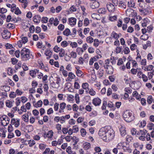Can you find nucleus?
<instances>
[{"label": "nucleus", "instance_id": "49", "mask_svg": "<svg viewBox=\"0 0 154 154\" xmlns=\"http://www.w3.org/2000/svg\"><path fill=\"white\" fill-rule=\"evenodd\" d=\"M29 31L31 33H33L35 31V29L34 26L32 25L29 29Z\"/></svg>", "mask_w": 154, "mask_h": 154}, {"label": "nucleus", "instance_id": "27", "mask_svg": "<svg viewBox=\"0 0 154 154\" xmlns=\"http://www.w3.org/2000/svg\"><path fill=\"white\" fill-rule=\"evenodd\" d=\"M98 12L99 14H104L106 13V11L104 8H100L98 10Z\"/></svg>", "mask_w": 154, "mask_h": 154}, {"label": "nucleus", "instance_id": "22", "mask_svg": "<svg viewBox=\"0 0 154 154\" xmlns=\"http://www.w3.org/2000/svg\"><path fill=\"white\" fill-rule=\"evenodd\" d=\"M6 106L9 108H11L12 106V102L9 100H8L6 102Z\"/></svg>", "mask_w": 154, "mask_h": 154}, {"label": "nucleus", "instance_id": "50", "mask_svg": "<svg viewBox=\"0 0 154 154\" xmlns=\"http://www.w3.org/2000/svg\"><path fill=\"white\" fill-rule=\"evenodd\" d=\"M48 18L46 17H43L42 19V23H46L48 22Z\"/></svg>", "mask_w": 154, "mask_h": 154}, {"label": "nucleus", "instance_id": "30", "mask_svg": "<svg viewBox=\"0 0 154 154\" xmlns=\"http://www.w3.org/2000/svg\"><path fill=\"white\" fill-rule=\"evenodd\" d=\"M89 23V20L88 18H85L84 21V25L85 26H87Z\"/></svg>", "mask_w": 154, "mask_h": 154}, {"label": "nucleus", "instance_id": "28", "mask_svg": "<svg viewBox=\"0 0 154 154\" xmlns=\"http://www.w3.org/2000/svg\"><path fill=\"white\" fill-rule=\"evenodd\" d=\"M72 140L74 142V143L73 144V145H75L79 141L78 139L75 136H73L71 138Z\"/></svg>", "mask_w": 154, "mask_h": 154}, {"label": "nucleus", "instance_id": "3", "mask_svg": "<svg viewBox=\"0 0 154 154\" xmlns=\"http://www.w3.org/2000/svg\"><path fill=\"white\" fill-rule=\"evenodd\" d=\"M124 120L127 122H130L134 119V117L129 110H126L123 114Z\"/></svg>", "mask_w": 154, "mask_h": 154}, {"label": "nucleus", "instance_id": "14", "mask_svg": "<svg viewBox=\"0 0 154 154\" xmlns=\"http://www.w3.org/2000/svg\"><path fill=\"white\" fill-rule=\"evenodd\" d=\"M132 96L133 97H135L137 99L139 100L141 98L140 96L136 91H135L133 92Z\"/></svg>", "mask_w": 154, "mask_h": 154}, {"label": "nucleus", "instance_id": "52", "mask_svg": "<svg viewBox=\"0 0 154 154\" xmlns=\"http://www.w3.org/2000/svg\"><path fill=\"white\" fill-rule=\"evenodd\" d=\"M15 8L16 9L14 12L15 14L17 15L20 14L21 13V12L18 8L17 7V8Z\"/></svg>", "mask_w": 154, "mask_h": 154}, {"label": "nucleus", "instance_id": "33", "mask_svg": "<svg viewBox=\"0 0 154 154\" xmlns=\"http://www.w3.org/2000/svg\"><path fill=\"white\" fill-rule=\"evenodd\" d=\"M81 135L82 137H84L86 135V132L84 128H82L80 130Z\"/></svg>", "mask_w": 154, "mask_h": 154}, {"label": "nucleus", "instance_id": "43", "mask_svg": "<svg viewBox=\"0 0 154 154\" xmlns=\"http://www.w3.org/2000/svg\"><path fill=\"white\" fill-rule=\"evenodd\" d=\"M97 115V112L95 111H94L90 114V116L92 117H95Z\"/></svg>", "mask_w": 154, "mask_h": 154}, {"label": "nucleus", "instance_id": "34", "mask_svg": "<svg viewBox=\"0 0 154 154\" xmlns=\"http://www.w3.org/2000/svg\"><path fill=\"white\" fill-rule=\"evenodd\" d=\"M89 85L87 83H83L82 84V87L85 89H86L88 88Z\"/></svg>", "mask_w": 154, "mask_h": 154}, {"label": "nucleus", "instance_id": "24", "mask_svg": "<svg viewBox=\"0 0 154 154\" xmlns=\"http://www.w3.org/2000/svg\"><path fill=\"white\" fill-rule=\"evenodd\" d=\"M86 41L88 43H91L94 41V39L91 36H89L87 37Z\"/></svg>", "mask_w": 154, "mask_h": 154}, {"label": "nucleus", "instance_id": "31", "mask_svg": "<svg viewBox=\"0 0 154 154\" xmlns=\"http://www.w3.org/2000/svg\"><path fill=\"white\" fill-rule=\"evenodd\" d=\"M148 38V37L146 34H144L143 35H142L140 36V38L141 39L144 40H147Z\"/></svg>", "mask_w": 154, "mask_h": 154}, {"label": "nucleus", "instance_id": "12", "mask_svg": "<svg viewBox=\"0 0 154 154\" xmlns=\"http://www.w3.org/2000/svg\"><path fill=\"white\" fill-rule=\"evenodd\" d=\"M63 34L66 36H68L69 35H71V32L69 29L66 28L63 32Z\"/></svg>", "mask_w": 154, "mask_h": 154}, {"label": "nucleus", "instance_id": "56", "mask_svg": "<svg viewBox=\"0 0 154 154\" xmlns=\"http://www.w3.org/2000/svg\"><path fill=\"white\" fill-rule=\"evenodd\" d=\"M59 103H55L54 104V109L55 111H57L58 110L59 108Z\"/></svg>", "mask_w": 154, "mask_h": 154}, {"label": "nucleus", "instance_id": "15", "mask_svg": "<svg viewBox=\"0 0 154 154\" xmlns=\"http://www.w3.org/2000/svg\"><path fill=\"white\" fill-rule=\"evenodd\" d=\"M149 22V20L147 18H146L144 19L143 22L142 23V26L143 27H146L147 26V23Z\"/></svg>", "mask_w": 154, "mask_h": 154}, {"label": "nucleus", "instance_id": "47", "mask_svg": "<svg viewBox=\"0 0 154 154\" xmlns=\"http://www.w3.org/2000/svg\"><path fill=\"white\" fill-rule=\"evenodd\" d=\"M73 133H76L79 131V128L77 125L74 126L73 127Z\"/></svg>", "mask_w": 154, "mask_h": 154}, {"label": "nucleus", "instance_id": "35", "mask_svg": "<svg viewBox=\"0 0 154 154\" xmlns=\"http://www.w3.org/2000/svg\"><path fill=\"white\" fill-rule=\"evenodd\" d=\"M76 73L77 75L79 77H81L82 75L83 74V72L80 70L77 69Z\"/></svg>", "mask_w": 154, "mask_h": 154}, {"label": "nucleus", "instance_id": "38", "mask_svg": "<svg viewBox=\"0 0 154 154\" xmlns=\"http://www.w3.org/2000/svg\"><path fill=\"white\" fill-rule=\"evenodd\" d=\"M126 140L128 142L131 141L133 140V138L131 136L127 135L126 137Z\"/></svg>", "mask_w": 154, "mask_h": 154}, {"label": "nucleus", "instance_id": "62", "mask_svg": "<svg viewBox=\"0 0 154 154\" xmlns=\"http://www.w3.org/2000/svg\"><path fill=\"white\" fill-rule=\"evenodd\" d=\"M16 94L14 92H11L9 95V97L11 98H14L16 97Z\"/></svg>", "mask_w": 154, "mask_h": 154}, {"label": "nucleus", "instance_id": "51", "mask_svg": "<svg viewBox=\"0 0 154 154\" xmlns=\"http://www.w3.org/2000/svg\"><path fill=\"white\" fill-rule=\"evenodd\" d=\"M61 45L63 47H66L68 45V43L66 41H64L61 43Z\"/></svg>", "mask_w": 154, "mask_h": 154}, {"label": "nucleus", "instance_id": "4", "mask_svg": "<svg viewBox=\"0 0 154 154\" xmlns=\"http://www.w3.org/2000/svg\"><path fill=\"white\" fill-rule=\"evenodd\" d=\"M119 35H121V33L119 34L116 33L115 32L113 31L111 34V37L106 38V40H112L113 37L116 40H117L119 38Z\"/></svg>", "mask_w": 154, "mask_h": 154}, {"label": "nucleus", "instance_id": "57", "mask_svg": "<svg viewBox=\"0 0 154 154\" xmlns=\"http://www.w3.org/2000/svg\"><path fill=\"white\" fill-rule=\"evenodd\" d=\"M58 29L61 31L63 30L64 28V26L62 24H60L58 27Z\"/></svg>", "mask_w": 154, "mask_h": 154}, {"label": "nucleus", "instance_id": "60", "mask_svg": "<svg viewBox=\"0 0 154 154\" xmlns=\"http://www.w3.org/2000/svg\"><path fill=\"white\" fill-rule=\"evenodd\" d=\"M112 97L113 98L115 99H119V97L118 95L115 93L112 94Z\"/></svg>", "mask_w": 154, "mask_h": 154}, {"label": "nucleus", "instance_id": "7", "mask_svg": "<svg viewBox=\"0 0 154 154\" xmlns=\"http://www.w3.org/2000/svg\"><path fill=\"white\" fill-rule=\"evenodd\" d=\"M69 24L71 26H73L76 24V19L74 17H71L69 19Z\"/></svg>", "mask_w": 154, "mask_h": 154}, {"label": "nucleus", "instance_id": "9", "mask_svg": "<svg viewBox=\"0 0 154 154\" xmlns=\"http://www.w3.org/2000/svg\"><path fill=\"white\" fill-rule=\"evenodd\" d=\"M19 1L22 3V7L24 9H25L27 6L29 1L27 0H18Z\"/></svg>", "mask_w": 154, "mask_h": 154}, {"label": "nucleus", "instance_id": "48", "mask_svg": "<svg viewBox=\"0 0 154 154\" xmlns=\"http://www.w3.org/2000/svg\"><path fill=\"white\" fill-rule=\"evenodd\" d=\"M82 29L81 28H79L78 30V32L79 33V35L83 38L84 37V36L82 34Z\"/></svg>", "mask_w": 154, "mask_h": 154}, {"label": "nucleus", "instance_id": "17", "mask_svg": "<svg viewBox=\"0 0 154 154\" xmlns=\"http://www.w3.org/2000/svg\"><path fill=\"white\" fill-rule=\"evenodd\" d=\"M119 6L121 8L125 9L126 7V5L125 3L122 1H120Z\"/></svg>", "mask_w": 154, "mask_h": 154}, {"label": "nucleus", "instance_id": "64", "mask_svg": "<svg viewBox=\"0 0 154 154\" xmlns=\"http://www.w3.org/2000/svg\"><path fill=\"white\" fill-rule=\"evenodd\" d=\"M32 113L35 116H37L39 113L38 111L36 109H34L32 111Z\"/></svg>", "mask_w": 154, "mask_h": 154}, {"label": "nucleus", "instance_id": "63", "mask_svg": "<svg viewBox=\"0 0 154 154\" xmlns=\"http://www.w3.org/2000/svg\"><path fill=\"white\" fill-rule=\"evenodd\" d=\"M21 98L22 102L23 103H25L28 100L27 98L25 97H22Z\"/></svg>", "mask_w": 154, "mask_h": 154}, {"label": "nucleus", "instance_id": "40", "mask_svg": "<svg viewBox=\"0 0 154 154\" xmlns=\"http://www.w3.org/2000/svg\"><path fill=\"white\" fill-rule=\"evenodd\" d=\"M51 85L52 87L54 88H59L58 85H57L54 82H53L51 83Z\"/></svg>", "mask_w": 154, "mask_h": 154}, {"label": "nucleus", "instance_id": "39", "mask_svg": "<svg viewBox=\"0 0 154 154\" xmlns=\"http://www.w3.org/2000/svg\"><path fill=\"white\" fill-rule=\"evenodd\" d=\"M94 45L96 47H97L99 45V41L98 39H95L94 40Z\"/></svg>", "mask_w": 154, "mask_h": 154}, {"label": "nucleus", "instance_id": "1", "mask_svg": "<svg viewBox=\"0 0 154 154\" xmlns=\"http://www.w3.org/2000/svg\"><path fill=\"white\" fill-rule=\"evenodd\" d=\"M98 135L105 141H109L114 137V131L110 126L102 127L100 129Z\"/></svg>", "mask_w": 154, "mask_h": 154}, {"label": "nucleus", "instance_id": "26", "mask_svg": "<svg viewBox=\"0 0 154 154\" xmlns=\"http://www.w3.org/2000/svg\"><path fill=\"white\" fill-rule=\"evenodd\" d=\"M152 100L153 99L152 96L151 95H149V96L147 99V103L149 104H150L152 103Z\"/></svg>", "mask_w": 154, "mask_h": 154}, {"label": "nucleus", "instance_id": "23", "mask_svg": "<svg viewBox=\"0 0 154 154\" xmlns=\"http://www.w3.org/2000/svg\"><path fill=\"white\" fill-rule=\"evenodd\" d=\"M113 68L112 66H109V69H108V73L112 74L113 72Z\"/></svg>", "mask_w": 154, "mask_h": 154}, {"label": "nucleus", "instance_id": "29", "mask_svg": "<svg viewBox=\"0 0 154 154\" xmlns=\"http://www.w3.org/2000/svg\"><path fill=\"white\" fill-rule=\"evenodd\" d=\"M66 104L64 102L61 103L60 104V109L61 110H63L66 107Z\"/></svg>", "mask_w": 154, "mask_h": 154}, {"label": "nucleus", "instance_id": "61", "mask_svg": "<svg viewBox=\"0 0 154 154\" xmlns=\"http://www.w3.org/2000/svg\"><path fill=\"white\" fill-rule=\"evenodd\" d=\"M60 49L57 46H55L54 48V50L56 52H58L60 51Z\"/></svg>", "mask_w": 154, "mask_h": 154}, {"label": "nucleus", "instance_id": "58", "mask_svg": "<svg viewBox=\"0 0 154 154\" xmlns=\"http://www.w3.org/2000/svg\"><path fill=\"white\" fill-rule=\"evenodd\" d=\"M11 61L12 64L14 65L16 64L18 61L15 58H12L11 59Z\"/></svg>", "mask_w": 154, "mask_h": 154}, {"label": "nucleus", "instance_id": "19", "mask_svg": "<svg viewBox=\"0 0 154 154\" xmlns=\"http://www.w3.org/2000/svg\"><path fill=\"white\" fill-rule=\"evenodd\" d=\"M52 52L50 50H46L45 53V54L47 56L49 57V58H50L52 55Z\"/></svg>", "mask_w": 154, "mask_h": 154}, {"label": "nucleus", "instance_id": "10", "mask_svg": "<svg viewBox=\"0 0 154 154\" xmlns=\"http://www.w3.org/2000/svg\"><path fill=\"white\" fill-rule=\"evenodd\" d=\"M37 72H38V70L35 69L34 70H30L29 74L33 78H34L35 77L36 75L37 74Z\"/></svg>", "mask_w": 154, "mask_h": 154}, {"label": "nucleus", "instance_id": "54", "mask_svg": "<svg viewBox=\"0 0 154 154\" xmlns=\"http://www.w3.org/2000/svg\"><path fill=\"white\" fill-rule=\"evenodd\" d=\"M139 11L142 13L143 15H146L148 13V12L145 9L139 10Z\"/></svg>", "mask_w": 154, "mask_h": 154}, {"label": "nucleus", "instance_id": "45", "mask_svg": "<svg viewBox=\"0 0 154 154\" xmlns=\"http://www.w3.org/2000/svg\"><path fill=\"white\" fill-rule=\"evenodd\" d=\"M75 99L76 103H79V97L78 94H75Z\"/></svg>", "mask_w": 154, "mask_h": 154}, {"label": "nucleus", "instance_id": "59", "mask_svg": "<svg viewBox=\"0 0 154 154\" xmlns=\"http://www.w3.org/2000/svg\"><path fill=\"white\" fill-rule=\"evenodd\" d=\"M141 78H142L143 81L145 82H146L148 80L147 76L143 74L142 75Z\"/></svg>", "mask_w": 154, "mask_h": 154}, {"label": "nucleus", "instance_id": "13", "mask_svg": "<svg viewBox=\"0 0 154 154\" xmlns=\"http://www.w3.org/2000/svg\"><path fill=\"white\" fill-rule=\"evenodd\" d=\"M41 19V17L38 15H36L33 18V21L36 23L39 22Z\"/></svg>", "mask_w": 154, "mask_h": 154}, {"label": "nucleus", "instance_id": "6", "mask_svg": "<svg viewBox=\"0 0 154 154\" xmlns=\"http://www.w3.org/2000/svg\"><path fill=\"white\" fill-rule=\"evenodd\" d=\"M101 102V100L98 97L94 98L92 100V103L95 106H99Z\"/></svg>", "mask_w": 154, "mask_h": 154}, {"label": "nucleus", "instance_id": "36", "mask_svg": "<svg viewBox=\"0 0 154 154\" xmlns=\"http://www.w3.org/2000/svg\"><path fill=\"white\" fill-rule=\"evenodd\" d=\"M84 145V148L86 150L88 149L91 147L90 144L88 143H85Z\"/></svg>", "mask_w": 154, "mask_h": 154}, {"label": "nucleus", "instance_id": "41", "mask_svg": "<svg viewBox=\"0 0 154 154\" xmlns=\"http://www.w3.org/2000/svg\"><path fill=\"white\" fill-rule=\"evenodd\" d=\"M28 143L29 145V146L31 147L34 145L35 143L34 140H30L29 141Z\"/></svg>", "mask_w": 154, "mask_h": 154}, {"label": "nucleus", "instance_id": "18", "mask_svg": "<svg viewBox=\"0 0 154 154\" xmlns=\"http://www.w3.org/2000/svg\"><path fill=\"white\" fill-rule=\"evenodd\" d=\"M28 117V115L25 114L22 116V119L25 122H27L29 121Z\"/></svg>", "mask_w": 154, "mask_h": 154}, {"label": "nucleus", "instance_id": "42", "mask_svg": "<svg viewBox=\"0 0 154 154\" xmlns=\"http://www.w3.org/2000/svg\"><path fill=\"white\" fill-rule=\"evenodd\" d=\"M154 125L152 122H149L147 125L148 128L149 130H152L153 128V127Z\"/></svg>", "mask_w": 154, "mask_h": 154}, {"label": "nucleus", "instance_id": "53", "mask_svg": "<svg viewBox=\"0 0 154 154\" xmlns=\"http://www.w3.org/2000/svg\"><path fill=\"white\" fill-rule=\"evenodd\" d=\"M22 40H21V41L24 44H25L28 41L27 38L26 37H24L22 38Z\"/></svg>", "mask_w": 154, "mask_h": 154}, {"label": "nucleus", "instance_id": "16", "mask_svg": "<svg viewBox=\"0 0 154 154\" xmlns=\"http://www.w3.org/2000/svg\"><path fill=\"white\" fill-rule=\"evenodd\" d=\"M42 102L41 100H38L36 103L35 104H34V106L36 107H42Z\"/></svg>", "mask_w": 154, "mask_h": 154}, {"label": "nucleus", "instance_id": "2", "mask_svg": "<svg viewBox=\"0 0 154 154\" xmlns=\"http://www.w3.org/2000/svg\"><path fill=\"white\" fill-rule=\"evenodd\" d=\"M20 57L23 60L27 61L31 58L32 54H30V51L28 49L23 48L20 52Z\"/></svg>", "mask_w": 154, "mask_h": 154}, {"label": "nucleus", "instance_id": "37", "mask_svg": "<svg viewBox=\"0 0 154 154\" xmlns=\"http://www.w3.org/2000/svg\"><path fill=\"white\" fill-rule=\"evenodd\" d=\"M116 148L118 149H120L122 148H124L123 144L121 143H118L117 146Z\"/></svg>", "mask_w": 154, "mask_h": 154}, {"label": "nucleus", "instance_id": "20", "mask_svg": "<svg viewBox=\"0 0 154 154\" xmlns=\"http://www.w3.org/2000/svg\"><path fill=\"white\" fill-rule=\"evenodd\" d=\"M120 132L121 135L122 136H124L126 134V131L125 128H120Z\"/></svg>", "mask_w": 154, "mask_h": 154}, {"label": "nucleus", "instance_id": "11", "mask_svg": "<svg viewBox=\"0 0 154 154\" xmlns=\"http://www.w3.org/2000/svg\"><path fill=\"white\" fill-rule=\"evenodd\" d=\"M99 6V3L98 2L95 1L93 2L92 4L91 5V8L93 9H94L98 8Z\"/></svg>", "mask_w": 154, "mask_h": 154}, {"label": "nucleus", "instance_id": "21", "mask_svg": "<svg viewBox=\"0 0 154 154\" xmlns=\"http://www.w3.org/2000/svg\"><path fill=\"white\" fill-rule=\"evenodd\" d=\"M128 5L129 7H134L135 6V4L133 0H130V2H128Z\"/></svg>", "mask_w": 154, "mask_h": 154}, {"label": "nucleus", "instance_id": "44", "mask_svg": "<svg viewBox=\"0 0 154 154\" xmlns=\"http://www.w3.org/2000/svg\"><path fill=\"white\" fill-rule=\"evenodd\" d=\"M77 29L75 28L72 29V32L71 34V35H72V37H75Z\"/></svg>", "mask_w": 154, "mask_h": 154}, {"label": "nucleus", "instance_id": "5", "mask_svg": "<svg viewBox=\"0 0 154 154\" xmlns=\"http://www.w3.org/2000/svg\"><path fill=\"white\" fill-rule=\"evenodd\" d=\"M106 6L108 10L110 12H114L115 11V5L111 3H108Z\"/></svg>", "mask_w": 154, "mask_h": 154}, {"label": "nucleus", "instance_id": "32", "mask_svg": "<svg viewBox=\"0 0 154 154\" xmlns=\"http://www.w3.org/2000/svg\"><path fill=\"white\" fill-rule=\"evenodd\" d=\"M88 93L91 96H94L96 94L95 91H94L92 88L90 89Z\"/></svg>", "mask_w": 154, "mask_h": 154}, {"label": "nucleus", "instance_id": "8", "mask_svg": "<svg viewBox=\"0 0 154 154\" xmlns=\"http://www.w3.org/2000/svg\"><path fill=\"white\" fill-rule=\"evenodd\" d=\"M53 132L52 130L49 131L47 133V134L46 133H44V137L45 138L48 137V138H51L53 135Z\"/></svg>", "mask_w": 154, "mask_h": 154}, {"label": "nucleus", "instance_id": "46", "mask_svg": "<svg viewBox=\"0 0 154 154\" xmlns=\"http://www.w3.org/2000/svg\"><path fill=\"white\" fill-rule=\"evenodd\" d=\"M68 76L71 79H73L75 77V75L72 72L69 73Z\"/></svg>", "mask_w": 154, "mask_h": 154}, {"label": "nucleus", "instance_id": "25", "mask_svg": "<svg viewBox=\"0 0 154 154\" xmlns=\"http://www.w3.org/2000/svg\"><path fill=\"white\" fill-rule=\"evenodd\" d=\"M60 53H59V56L60 57H63L64 55L65 54V51L64 49L63 48L60 49Z\"/></svg>", "mask_w": 154, "mask_h": 154}, {"label": "nucleus", "instance_id": "55", "mask_svg": "<svg viewBox=\"0 0 154 154\" xmlns=\"http://www.w3.org/2000/svg\"><path fill=\"white\" fill-rule=\"evenodd\" d=\"M137 132L136 130L134 128H133L131 130V133L133 135H136Z\"/></svg>", "mask_w": 154, "mask_h": 154}]
</instances>
